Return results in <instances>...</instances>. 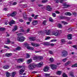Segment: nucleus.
<instances>
[{
  "instance_id": "6ab92c4d",
  "label": "nucleus",
  "mask_w": 77,
  "mask_h": 77,
  "mask_svg": "<svg viewBox=\"0 0 77 77\" xmlns=\"http://www.w3.org/2000/svg\"><path fill=\"white\" fill-rule=\"evenodd\" d=\"M70 63H71V61H68L65 64V66H67V65H69Z\"/></svg>"
},
{
  "instance_id": "680f3d73",
  "label": "nucleus",
  "mask_w": 77,
  "mask_h": 77,
  "mask_svg": "<svg viewBox=\"0 0 77 77\" xmlns=\"http://www.w3.org/2000/svg\"><path fill=\"white\" fill-rule=\"evenodd\" d=\"M68 44H72V42H71V41H69L68 42Z\"/></svg>"
},
{
  "instance_id": "774afa93",
  "label": "nucleus",
  "mask_w": 77,
  "mask_h": 77,
  "mask_svg": "<svg viewBox=\"0 0 77 77\" xmlns=\"http://www.w3.org/2000/svg\"><path fill=\"white\" fill-rule=\"evenodd\" d=\"M23 7L24 8H26L27 7V5H23Z\"/></svg>"
},
{
  "instance_id": "423d86ee",
  "label": "nucleus",
  "mask_w": 77,
  "mask_h": 77,
  "mask_svg": "<svg viewBox=\"0 0 77 77\" xmlns=\"http://www.w3.org/2000/svg\"><path fill=\"white\" fill-rule=\"evenodd\" d=\"M16 14H17V13L15 12H14L10 14H8V16L12 17H15V16L16 15Z\"/></svg>"
},
{
  "instance_id": "f704fd0d",
  "label": "nucleus",
  "mask_w": 77,
  "mask_h": 77,
  "mask_svg": "<svg viewBox=\"0 0 77 77\" xmlns=\"http://www.w3.org/2000/svg\"><path fill=\"white\" fill-rule=\"evenodd\" d=\"M50 61L51 62H54V59L53 58H50L49 59Z\"/></svg>"
},
{
  "instance_id": "052dcab7",
  "label": "nucleus",
  "mask_w": 77,
  "mask_h": 77,
  "mask_svg": "<svg viewBox=\"0 0 77 77\" xmlns=\"http://www.w3.org/2000/svg\"><path fill=\"white\" fill-rule=\"evenodd\" d=\"M19 66V68H24V66Z\"/></svg>"
},
{
  "instance_id": "5fc2aeb1",
  "label": "nucleus",
  "mask_w": 77,
  "mask_h": 77,
  "mask_svg": "<svg viewBox=\"0 0 77 77\" xmlns=\"http://www.w3.org/2000/svg\"><path fill=\"white\" fill-rule=\"evenodd\" d=\"M17 5V3L16 2H14L13 3V5Z\"/></svg>"
},
{
  "instance_id": "4468645a",
  "label": "nucleus",
  "mask_w": 77,
  "mask_h": 77,
  "mask_svg": "<svg viewBox=\"0 0 77 77\" xmlns=\"http://www.w3.org/2000/svg\"><path fill=\"white\" fill-rule=\"evenodd\" d=\"M12 55V54L11 53H6L5 55V56H7L8 57H11V56Z\"/></svg>"
},
{
  "instance_id": "6e6d98bb",
  "label": "nucleus",
  "mask_w": 77,
  "mask_h": 77,
  "mask_svg": "<svg viewBox=\"0 0 77 77\" xmlns=\"http://www.w3.org/2000/svg\"><path fill=\"white\" fill-rule=\"evenodd\" d=\"M4 48H8V49L9 48V47L6 46V45H4Z\"/></svg>"
},
{
  "instance_id": "b1692460",
  "label": "nucleus",
  "mask_w": 77,
  "mask_h": 77,
  "mask_svg": "<svg viewBox=\"0 0 77 77\" xmlns=\"http://www.w3.org/2000/svg\"><path fill=\"white\" fill-rule=\"evenodd\" d=\"M57 27H58V28H60V29H61V28H62V26L61 24L59 23L57 25Z\"/></svg>"
},
{
  "instance_id": "c9c22d12",
  "label": "nucleus",
  "mask_w": 77,
  "mask_h": 77,
  "mask_svg": "<svg viewBox=\"0 0 77 77\" xmlns=\"http://www.w3.org/2000/svg\"><path fill=\"white\" fill-rule=\"evenodd\" d=\"M67 60V58H64L62 60V61L63 62H65Z\"/></svg>"
},
{
  "instance_id": "393cba45",
  "label": "nucleus",
  "mask_w": 77,
  "mask_h": 77,
  "mask_svg": "<svg viewBox=\"0 0 77 77\" xmlns=\"http://www.w3.org/2000/svg\"><path fill=\"white\" fill-rule=\"evenodd\" d=\"M63 6L65 7V8H68V7H69V5H66L65 3L63 4Z\"/></svg>"
},
{
  "instance_id": "9b49d317",
  "label": "nucleus",
  "mask_w": 77,
  "mask_h": 77,
  "mask_svg": "<svg viewBox=\"0 0 77 77\" xmlns=\"http://www.w3.org/2000/svg\"><path fill=\"white\" fill-rule=\"evenodd\" d=\"M23 18L24 20H26L27 19V15H26V12L23 13Z\"/></svg>"
},
{
  "instance_id": "bb28decb",
  "label": "nucleus",
  "mask_w": 77,
  "mask_h": 77,
  "mask_svg": "<svg viewBox=\"0 0 77 77\" xmlns=\"http://www.w3.org/2000/svg\"><path fill=\"white\" fill-rule=\"evenodd\" d=\"M33 59L34 60H38V57H37V56H35L33 57Z\"/></svg>"
},
{
  "instance_id": "de8ad7c7",
  "label": "nucleus",
  "mask_w": 77,
  "mask_h": 77,
  "mask_svg": "<svg viewBox=\"0 0 77 77\" xmlns=\"http://www.w3.org/2000/svg\"><path fill=\"white\" fill-rule=\"evenodd\" d=\"M49 21H50L51 22H53V20L52 18L51 17L49 18Z\"/></svg>"
},
{
  "instance_id": "a211bd4d",
  "label": "nucleus",
  "mask_w": 77,
  "mask_h": 77,
  "mask_svg": "<svg viewBox=\"0 0 77 77\" xmlns=\"http://www.w3.org/2000/svg\"><path fill=\"white\" fill-rule=\"evenodd\" d=\"M69 75L72 77H75L74 75V72H69Z\"/></svg>"
},
{
  "instance_id": "dca6fc26",
  "label": "nucleus",
  "mask_w": 77,
  "mask_h": 77,
  "mask_svg": "<svg viewBox=\"0 0 77 77\" xmlns=\"http://www.w3.org/2000/svg\"><path fill=\"white\" fill-rule=\"evenodd\" d=\"M48 70V67L46 66L43 69V70L44 72H46Z\"/></svg>"
},
{
  "instance_id": "7c9ffc66",
  "label": "nucleus",
  "mask_w": 77,
  "mask_h": 77,
  "mask_svg": "<svg viewBox=\"0 0 77 77\" xmlns=\"http://www.w3.org/2000/svg\"><path fill=\"white\" fill-rule=\"evenodd\" d=\"M9 66H3V68H4V69H8V68H9Z\"/></svg>"
},
{
  "instance_id": "58836bf2",
  "label": "nucleus",
  "mask_w": 77,
  "mask_h": 77,
  "mask_svg": "<svg viewBox=\"0 0 77 77\" xmlns=\"http://www.w3.org/2000/svg\"><path fill=\"white\" fill-rule=\"evenodd\" d=\"M49 53L50 54H53L54 53L53 51H49Z\"/></svg>"
},
{
  "instance_id": "9d476101",
  "label": "nucleus",
  "mask_w": 77,
  "mask_h": 77,
  "mask_svg": "<svg viewBox=\"0 0 77 77\" xmlns=\"http://www.w3.org/2000/svg\"><path fill=\"white\" fill-rule=\"evenodd\" d=\"M23 58H19L17 59V62H18V63H21V62H23Z\"/></svg>"
},
{
  "instance_id": "a878e982",
  "label": "nucleus",
  "mask_w": 77,
  "mask_h": 77,
  "mask_svg": "<svg viewBox=\"0 0 77 77\" xmlns=\"http://www.w3.org/2000/svg\"><path fill=\"white\" fill-rule=\"evenodd\" d=\"M17 26H14V29H13V31L14 32V31H15V30H17Z\"/></svg>"
},
{
  "instance_id": "864d4df0",
  "label": "nucleus",
  "mask_w": 77,
  "mask_h": 77,
  "mask_svg": "<svg viewBox=\"0 0 77 77\" xmlns=\"http://www.w3.org/2000/svg\"><path fill=\"white\" fill-rule=\"evenodd\" d=\"M60 1V0H54V2L55 3H59Z\"/></svg>"
},
{
  "instance_id": "338daca9",
  "label": "nucleus",
  "mask_w": 77,
  "mask_h": 77,
  "mask_svg": "<svg viewBox=\"0 0 77 77\" xmlns=\"http://www.w3.org/2000/svg\"><path fill=\"white\" fill-rule=\"evenodd\" d=\"M4 11H7V10H8V8H4Z\"/></svg>"
},
{
  "instance_id": "a19ab883",
  "label": "nucleus",
  "mask_w": 77,
  "mask_h": 77,
  "mask_svg": "<svg viewBox=\"0 0 77 77\" xmlns=\"http://www.w3.org/2000/svg\"><path fill=\"white\" fill-rule=\"evenodd\" d=\"M5 30V28H0V30L1 31H4Z\"/></svg>"
},
{
  "instance_id": "49530a36",
  "label": "nucleus",
  "mask_w": 77,
  "mask_h": 77,
  "mask_svg": "<svg viewBox=\"0 0 77 77\" xmlns=\"http://www.w3.org/2000/svg\"><path fill=\"white\" fill-rule=\"evenodd\" d=\"M61 23H62L63 24H68V23H67V22L65 21H61Z\"/></svg>"
},
{
  "instance_id": "bf43d9fd",
  "label": "nucleus",
  "mask_w": 77,
  "mask_h": 77,
  "mask_svg": "<svg viewBox=\"0 0 77 77\" xmlns=\"http://www.w3.org/2000/svg\"><path fill=\"white\" fill-rule=\"evenodd\" d=\"M55 12H56V14H60V12H59L58 11H55Z\"/></svg>"
},
{
  "instance_id": "aec40b11",
  "label": "nucleus",
  "mask_w": 77,
  "mask_h": 77,
  "mask_svg": "<svg viewBox=\"0 0 77 77\" xmlns=\"http://www.w3.org/2000/svg\"><path fill=\"white\" fill-rule=\"evenodd\" d=\"M43 44L45 46H48V42H45L43 43Z\"/></svg>"
},
{
  "instance_id": "cd10ccee",
  "label": "nucleus",
  "mask_w": 77,
  "mask_h": 77,
  "mask_svg": "<svg viewBox=\"0 0 77 77\" xmlns=\"http://www.w3.org/2000/svg\"><path fill=\"white\" fill-rule=\"evenodd\" d=\"M61 73H62V71H58L57 72V74H58V75H60Z\"/></svg>"
},
{
  "instance_id": "f3484780",
  "label": "nucleus",
  "mask_w": 77,
  "mask_h": 77,
  "mask_svg": "<svg viewBox=\"0 0 77 77\" xmlns=\"http://www.w3.org/2000/svg\"><path fill=\"white\" fill-rule=\"evenodd\" d=\"M68 39H72V34H69L67 35Z\"/></svg>"
},
{
  "instance_id": "72a5a7b5",
  "label": "nucleus",
  "mask_w": 77,
  "mask_h": 77,
  "mask_svg": "<svg viewBox=\"0 0 77 77\" xmlns=\"http://www.w3.org/2000/svg\"><path fill=\"white\" fill-rule=\"evenodd\" d=\"M6 76L7 77H9L10 76V73L8 72H7L6 73Z\"/></svg>"
},
{
  "instance_id": "39448f33",
  "label": "nucleus",
  "mask_w": 77,
  "mask_h": 77,
  "mask_svg": "<svg viewBox=\"0 0 77 77\" xmlns=\"http://www.w3.org/2000/svg\"><path fill=\"white\" fill-rule=\"evenodd\" d=\"M68 54V51H63L62 52V56L63 57H66Z\"/></svg>"
},
{
  "instance_id": "7ed1b4c3",
  "label": "nucleus",
  "mask_w": 77,
  "mask_h": 77,
  "mask_svg": "<svg viewBox=\"0 0 77 77\" xmlns=\"http://www.w3.org/2000/svg\"><path fill=\"white\" fill-rule=\"evenodd\" d=\"M24 45L25 47L27 48V49H28V50H34V48L31 47V46H29V45L27 43H24Z\"/></svg>"
},
{
  "instance_id": "f257e3e1",
  "label": "nucleus",
  "mask_w": 77,
  "mask_h": 77,
  "mask_svg": "<svg viewBox=\"0 0 77 77\" xmlns=\"http://www.w3.org/2000/svg\"><path fill=\"white\" fill-rule=\"evenodd\" d=\"M42 65H43V63L42 62L37 64L34 63H30L29 65L28 68L30 69H33V68H35L36 66H37L38 68H40V67H41Z\"/></svg>"
},
{
  "instance_id": "0e129e2a",
  "label": "nucleus",
  "mask_w": 77,
  "mask_h": 77,
  "mask_svg": "<svg viewBox=\"0 0 77 77\" xmlns=\"http://www.w3.org/2000/svg\"><path fill=\"white\" fill-rule=\"evenodd\" d=\"M20 31L21 32H24V29H20Z\"/></svg>"
},
{
  "instance_id": "13d9d810",
  "label": "nucleus",
  "mask_w": 77,
  "mask_h": 77,
  "mask_svg": "<svg viewBox=\"0 0 77 77\" xmlns=\"http://www.w3.org/2000/svg\"><path fill=\"white\" fill-rule=\"evenodd\" d=\"M32 18H31V17H30L28 19L29 21H30V22L32 21Z\"/></svg>"
},
{
  "instance_id": "3c124183",
  "label": "nucleus",
  "mask_w": 77,
  "mask_h": 77,
  "mask_svg": "<svg viewBox=\"0 0 77 77\" xmlns=\"http://www.w3.org/2000/svg\"><path fill=\"white\" fill-rule=\"evenodd\" d=\"M19 20L20 22H23V21H24V20H23V19H19Z\"/></svg>"
},
{
  "instance_id": "2f4dec72",
  "label": "nucleus",
  "mask_w": 77,
  "mask_h": 77,
  "mask_svg": "<svg viewBox=\"0 0 77 77\" xmlns=\"http://www.w3.org/2000/svg\"><path fill=\"white\" fill-rule=\"evenodd\" d=\"M38 60H42L43 59V57H38Z\"/></svg>"
},
{
  "instance_id": "0eeeda50",
  "label": "nucleus",
  "mask_w": 77,
  "mask_h": 77,
  "mask_svg": "<svg viewBox=\"0 0 77 77\" xmlns=\"http://www.w3.org/2000/svg\"><path fill=\"white\" fill-rule=\"evenodd\" d=\"M52 69H56L57 68V66L54 64H51L49 65Z\"/></svg>"
},
{
  "instance_id": "c85d7f7f",
  "label": "nucleus",
  "mask_w": 77,
  "mask_h": 77,
  "mask_svg": "<svg viewBox=\"0 0 77 77\" xmlns=\"http://www.w3.org/2000/svg\"><path fill=\"white\" fill-rule=\"evenodd\" d=\"M16 74V72H13L12 73L11 76L12 77H14L15 76V75Z\"/></svg>"
},
{
  "instance_id": "603ef678",
  "label": "nucleus",
  "mask_w": 77,
  "mask_h": 77,
  "mask_svg": "<svg viewBox=\"0 0 77 77\" xmlns=\"http://www.w3.org/2000/svg\"><path fill=\"white\" fill-rule=\"evenodd\" d=\"M57 41V40L56 39H52L51 41V42H56Z\"/></svg>"
},
{
  "instance_id": "f8f14e48",
  "label": "nucleus",
  "mask_w": 77,
  "mask_h": 77,
  "mask_svg": "<svg viewBox=\"0 0 77 77\" xmlns=\"http://www.w3.org/2000/svg\"><path fill=\"white\" fill-rule=\"evenodd\" d=\"M38 24V20H35L32 22V24L33 25V26H36V24Z\"/></svg>"
},
{
  "instance_id": "412c9836",
  "label": "nucleus",
  "mask_w": 77,
  "mask_h": 77,
  "mask_svg": "<svg viewBox=\"0 0 77 77\" xmlns=\"http://www.w3.org/2000/svg\"><path fill=\"white\" fill-rule=\"evenodd\" d=\"M60 19H67L68 17H66L65 16H61L60 17Z\"/></svg>"
},
{
  "instance_id": "4d7b16f0",
  "label": "nucleus",
  "mask_w": 77,
  "mask_h": 77,
  "mask_svg": "<svg viewBox=\"0 0 77 77\" xmlns=\"http://www.w3.org/2000/svg\"><path fill=\"white\" fill-rule=\"evenodd\" d=\"M38 15H35L34 17V19H36L37 18H38Z\"/></svg>"
},
{
  "instance_id": "473e14b6",
  "label": "nucleus",
  "mask_w": 77,
  "mask_h": 77,
  "mask_svg": "<svg viewBox=\"0 0 77 77\" xmlns=\"http://www.w3.org/2000/svg\"><path fill=\"white\" fill-rule=\"evenodd\" d=\"M48 11H49L50 12H51V11H52V8L50 6H48Z\"/></svg>"
},
{
  "instance_id": "c756f323",
  "label": "nucleus",
  "mask_w": 77,
  "mask_h": 77,
  "mask_svg": "<svg viewBox=\"0 0 77 77\" xmlns=\"http://www.w3.org/2000/svg\"><path fill=\"white\" fill-rule=\"evenodd\" d=\"M16 50H17L18 51H20L21 50V47H17L15 49Z\"/></svg>"
},
{
  "instance_id": "8fccbe9b",
  "label": "nucleus",
  "mask_w": 77,
  "mask_h": 77,
  "mask_svg": "<svg viewBox=\"0 0 77 77\" xmlns=\"http://www.w3.org/2000/svg\"><path fill=\"white\" fill-rule=\"evenodd\" d=\"M77 45H74L72 46V47H73V48H75L76 49V50H77Z\"/></svg>"
},
{
  "instance_id": "6e6552de",
  "label": "nucleus",
  "mask_w": 77,
  "mask_h": 77,
  "mask_svg": "<svg viewBox=\"0 0 77 77\" xmlns=\"http://www.w3.org/2000/svg\"><path fill=\"white\" fill-rule=\"evenodd\" d=\"M15 22L14 20H12L10 22H8V24L10 26H12V24H14Z\"/></svg>"
},
{
  "instance_id": "e433bc0d",
  "label": "nucleus",
  "mask_w": 77,
  "mask_h": 77,
  "mask_svg": "<svg viewBox=\"0 0 77 77\" xmlns=\"http://www.w3.org/2000/svg\"><path fill=\"white\" fill-rule=\"evenodd\" d=\"M63 77H68V76L66 75L65 73H64L63 74Z\"/></svg>"
},
{
  "instance_id": "09e8293b",
  "label": "nucleus",
  "mask_w": 77,
  "mask_h": 77,
  "mask_svg": "<svg viewBox=\"0 0 77 77\" xmlns=\"http://www.w3.org/2000/svg\"><path fill=\"white\" fill-rule=\"evenodd\" d=\"M44 75L45 77H48V74L47 73H44Z\"/></svg>"
},
{
  "instance_id": "ea45409f",
  "label": "nucleus",
  "mask_w": 77,
  "mask_h": 77,
  "mask_svg": "<svg viewBox=\"0 0 77 77\" xmlns=\"http://www.w3.org/2000/svg\"><path fill=\"white\" fill-rule=\"evenodd\" d=\"M32 59H29L28 60V61H27L28 63H31V62H32Z\"/></svg>"
},
{
  "instance_id": "69168bd1",
  "label": "nucleus",
  "mask_w": 77,
  "mask_h": 77,
  "mask_svg": "<svg viewBox=\"0 0 77 77\" xmlns=\"http://www.w3.org/2000/svg\"><path fill=\"white\" fill-rule=\"evenodd\" d=\"M7 42L8 44H9V43L11 42V41H10V40H9V39H8L7 40Z\"/></svg>"
},
{
  "instance_id": "79ce46f5",
  "label": "nucleus",
  "mask_w": 77,
  "mask_h": 77,
  "mask_svg": "<svg viewBox=\"0 0 77 77\" xmlns=\"http://www.w3.org/2000/svg\"><path fill=\"white\" fill-rule=\"evenodd\" d=\"M30 57V55H29L28 53L26 54V58H29Z\"/></svg>"
},
{
  "instance_id": "c03bdc74",
  "label": "nucleus",
  "mask_w": 77,
  "mask_h": 77,
  "mask_svg": "<svg viewBox=\"0 0 77 77\" xmlns=\"http://www.w3.org/2000/svg\"><path fill=\"white\" fill-rule=\"evenodd\" d=\"M48 45L50 46H51L52 47H53V46L54 45V44H53V43H51L49 44Z\"/></svg>"
},
{
  "instance_id": "ddd939ff",
  "label": "nucleus",
  "mask_w": 77,
  "mask_h": 77,
  "mask_svg": "<svg viewBox=\"0 0 77 77\" xmlns=\"http://www.w3.org/2000/svg\"><path fill=\"white\" fill-rule=\"evenodd\" d=\"M29 39H30L31 41H35V40H36V38L35 37H31L29 38Z\"/></svg>"
},
{
  "instance_id": "e2e57ef3",
  "label": "nucleus",
  "mask_w": 77,
  "mask_h": 77,
  "mask_svg": "<svg viewBox=\"0 0 77 77\" xmlns=\"http://www.w3.org/2000/svg\"><path fill=\"white\" fill-rule=\"evenodd\" d=\"M45 33H46V35H48V32H46Z\"/></svg>"
},
{
  "instance_id": "1a4fd4ad",
  "label": "nucleus",
  "mask_w": 77,
  "mask_h": 77,
  "mask_svg": "<svg viewBox=\"0 0 77 77\" xmlns=\"http://www.w3.org/2000/svg\"><path fill=\"white\" fill-rule=\"evenodd\" d=\"M31 45L34 47H39V46H40V45L39 44L35 43H31Z\"/></svg>"
},
{
  "instance_id": "f03ea898",
  "label": "nucleus",
  "mask_w": 77,
  "mask_h": 77,
  "mask_svg": "<svg viewBox=\"0 0 77 77\" xmlns=\"http://www.w3.org/2000/svg\"><path fill=\"white\" fill-rule=\"evenodd\" d=\"M61 33H62L61 30H56L54 32H52V34L54 35H55V36H59V35H60Z\"/></svg>"
},
{
  "instance_id": "4be33fe9",
  "label": "nucleus",
  "mask_w": 77,
  "mask_h": 77,
  "mask_svg": "<svg viewBox=\"0 0 77 77\" xmlns=\"http://www.w3.org/2000/svg\"><path fill=\"white\" fill-rule=\"evenodd\" d=\"M65 40L63 39H62L61 40V43H62V44H64V43H65Z\"/></svg>"
},
{
  "instance_id": "a18cd8bd",
  "label": "nucleus",
  "mask_w": 77,
  "mask_h": 77,
  "mask_svg": "<svg viewBox=\"0 0 77 77\" xmlns=\"http://www.w3.org/2000/svg\"><path fill=\"white\" fill-rule=\"evenodd\" d=\"M47 2H48V1L47 0H43L42 1V2L43 3H45Z\"/></svg>"
},
{
  "instance_id": "37998d69",
  "label": "nucleus",
  "mask_w": 77,
  "mask_h": 77,
  "mask_svg": "<svg viewBox=\"0 0 77 77\" xmlns=\"http://www.w3.org/2000/svg\"><path fill=\"white\" fill-rule=\"evenodd\" d=\"M47 21H46V20H44L43 22V24L45 26V25H46V23Z\"/></svg>"
},
{
  "instance_id": "2eb2a0df",
  "label": "nucleus",
  "mask_w": 77,
  "mask_h": 77,
  "mask_svg": "<svg viewBox=\"0 0 77 77\" xmlns=\"http://www.w3.org/2000/svg\"><path fill=\"white\" fill-rule=\"evenodd\" d=\"M25 71V70H24V69H21L20 70L19 73L20 74H23V72Z\"/></svg>"
},
{
  "instance_id": "4c0bfd02",
  "label": "nucleus",
  "mask_w": 77,
  "mask_h": 77,
  "mask_svg": "<svg viewBox=\"0 0 77 77\" xmlns=\"http://www.w3.org/2000/svg\"><path fill=\"white\" fill-rule=\"evenodd\" d=\"M72 30V29L71 28H70L67 29L68 32H71Z\"/></svg>"
},
{
  "instance_id": "20e7f679",
  "label": "nucleus",
  "mask_w": 77,
  "mask_h": 77,
  "mask_svg": "<svg viewBox=\"0 0 77 77\" xmlns=\"http://www.w3.org/2000/svg\"><path fill=\"white\" fill-rule=\"evenodd\" d=\"M17 39L18 41H20V42H22L24 41V39H25V37L23 36H21L20 37L19 36L17 37Z\"/></svg>"
},
{
  "instance_id": "5701e85b",
  "label": "nucleus",
  "mask_w": 77,
  "mask_h": 77,
  "mask_svg": "<svg viewBox=\"0 0 77 77\" xmlns=\"http://www.w3.org/2000/svg\"><path fill=\"white\" fill-rule=\"evenodd\" d=\"M65 15H69V16H71V14L69 12H66L65 13Z\"/></svg>"
}]
</instances>
